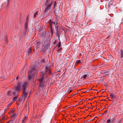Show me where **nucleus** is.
Wrapping results in <instances>:
<instances>
[{"instance_id":"6e6552de","label":"nucleus","mask_w":123,"mask_h":123,"mask_svg":"<svg viewBox=\"0 0 123 123\" xmlns=\"http://www.w3.org/2000/svg\"><path fill=\"white\" fill-rule=\"evenodd\" d=\"M28 119L26 115L24 116L22 121V123H25Z\"/></svg>"},{"instance_id":"412c9836","label":"nucleus","mask_w":123,"mask_h":123,"mask_svg":"<svg viewBox=\"0 0 123 123\" xmlns=\"http://www.w3.org/2000/svg\"><path fill=\"white\" fill-rule=\"evenodd\" d=\"M7 37L6 36L5 37V38L6 43L7 42Z\"/></svg>"},{"instance_id":"9b49d317","label":"nucleus","mask_w":123,"mask_h":123,"mask_svg":"<svg viewBox=\"0 0 123 123\" xmlns=\"http://www.w3.org/2000/svg\"><path fill=\"white\" fill-rule=\"evenodd\" d=\"M14 109H11L9 112V114H12V116L13 117H15V115L14 114Z\"/></svg>"},{"instance_id":"f03ea898","label":"nucleus","mask_w":123,"mask_h":123,"mask_svg":"<svg viewBox=\"0 0 123 123\" xmlns=\"http://www.w3.org/2000/svg\"><path fill=\"white\" fill-rule=\"evenodd\" d=\"M44 13L49 11L53 7V9L55 8L56 5V1L54 0H44Z\"/></svg>"},{"instance_id":"423d86ee","label":"nucleus","mask_w":123,"mask_h":123,"mask_svg":"<svg viewBox=\"0 0 123 123\" xmlns=\"http://www.w3.org/2000/svg\"><path fill=\"white\" fill-rule=\"evenodd\" d=\"M28 17H27L26 18V21L25 23V29L24 31L25 33H27L28 32V31L27 30L28 26L27 24L28 23Z\"/></svg>"},{"instance_id":"7ed1b4c3","label":"nucleus","mask_w":123,"mask_h":123,"mask_svg":"<svg viewBox=\"0 0 123 123\" xmlns=\"http://www.w3.org/2000/svg\"><path fill=\"white\" fill-rule=\"evenodd\" d=\"M49 80V78L46 76L44 73H42L38 80L40 83V87L43 88L45 87L47 84V82Z\"/></svg>"},{"instance_id":"9d476101","label":"nucleus","mask_w":123,"mask_h":123,"mask_svg":"<svg viewBox=\"0 0 123 123\" xmlns=\"http://www.w3.org/2000/svg\"><path fill=\"white\" fill-rule=\"evenodd\" d=\"M44 45L48 47H49L50 45V43L49 41H45L44 43Z\"/></svg>"},{"instance_id":"39448f33","label":"nucleus","mask_w":123,"mask_h":123,"mask_svg":"<svg viewBox=\"0 0 123 123\" xmlns=\"http://www.w3.org/2000/svg\"><path fill=\"white\" fill-rule=\"evenodd\" d=\"M48 23L49 24L51 32V35L52 36L53 34V30L52 28V25L53 24L54 26H56V25L57 23L55 24L54 22H53L51 20H50L48 22Z\"/></svg>"},{"instance_id":"aec40b11","label":"nucleus","mask_w":123,"mask_h":123,"mask_svg":"<svg viewBox=\"0 0 123 123\" xmlns=\"http://www.w3.org/2000/svg\"><path fill=\"white\" fill-rule=\"evenodd\" d=\"M44 61H45L44 60V59H43L42 60H41V62L42 64H43L44 62Z\"/></svg>"},{"instance_id":"f257e3e1","label":"nucleus","mask_w":123,"mask_h":123,"mask_svg":"<svg viewBox=\"0 0 123 123\" xmlns=\"http://www.w3.org/2000/svg\"><path fill=\"white\" fill-rule=\"evenodd\" d=\"M27 84L26 82H25L23 84L22 82L19 81L18 82L17 86L15 88L10 90L8 92L7 95L8 96L11 95L14 96L13 98V102L17 99L20 90H22L23 91L22 95L19 98V101H24L28 93V90L26 89Z\"/></svg>"},{"instance_id":"2eb2a0df","label":"nucleus","mask_w":123,"mask_h":123,"mask_svg":"<svg viewBox=\"0 0 123 123\" xmlns=\"http://www.w3.org/2000/svg\"><path fill=\"white\" fill-rule=\"evenodd\" d=\"M81 62V61L80 60H77L75 64V65H77L78 64H79Z\"/></svg>"},{"instance_id":"1a4fd4ad","label":"nucleus","mask_w":123,"mask_h":123,"mask_svg":"<svg viewBox=\"0 0 123 123\" xmlns=\"http://www.w3.org/2000/svg\"><path fill=\"white\" fill-rule=\"evenodd\" d=\"M40 45V43L39 42H36L35 44L34 47L36 49L39 48Z\"/></svg>"},{"instance_id":"393cba45","label":"nucleus","mask_w":123,"mask_h":123,"mask_svg":"<svg viewBox=\"0 0 123 123\" xmlns=\"http://www.w3.org/2000/svg\"><path fill=\"white\" fill-rule=\"evenodd\" d=\"M12 123V121H9L8 122H7L6 123Z\"/></svg>"},{"instance_id":"a878e982","label":"nucleus","mask_w":123,"mask_h":123,"mask_svg":"<svg viewBox=\"0 0 123 123\" xmlns=\"http://www.w3.org/2000/svg\"><path fill=\"white\" fill-rule=\"evenodd\" d=\"M2 119L3 120L5 119H6L5 117H4L2 118Z\"/></svg>"},{"instance_id":"0eeeda50","label":"nucleus","mask_w":123,"mask_h":123,"mask_svg":"<svg viewBox=\"0 0 123 123\" xmlns=\"http://www.w3.org/2000/svg\"><path fill=\"white\" fill-rule=\"evenodd\" d=\"M45 69L46 71V72L50 74H52L51 70L49 66H46L45 67Z\"/></svg>"},{"instance_id":"4be33fe9","label":"nucleus","mask_w":123,"mask_h":123,"mask_svg":"<svg viewBox=\"0 0 123 123\" xmlns=\"http://www.w3.org/2000/svg\"><path fill=\"white\" fill-rule=\"evenodd\" d=\"M13 102H11V103L8 104V107H9L13 103Z\"/></svg>"},{"instance_id":"5701e85b","label":"nucleus","mask_w":123,"mask_h":123,"mask_svg":"<svg viewBox=\"0 0 123 123\" xmlns=\"http://www.w3.org/2000/svg\"><path fill=\"white\" fill-rule=\"evenodd\" d=\"M61 42H60H60L59 43V45L58 46V48L60 47L61 46Z\"/></svg>"},{"instance_id":"dca6fc26","label":"nucleus","mask_w":123,"mask_h":123,"mask_svg":"<svg viewBox=\"0 0 123 123\" xmlns=\"http://www.w3.org/2000/svg\"><path fill=\"white\" fill-rule=\"evenodd\" d=\"M32 50V49L31 47L29 49V50L28 51V54H29L31 52Z\"/></svg>"},{"instance_id":"a211bd4d","label":"nucleus","mask_w":123,"mask_h":123,"mask_svg":"<svg viewBox=\"0 0 123 123\" xmlns=\"http://www.w3.org/2000/svg\"><path fill=\"white\" fill-rule=\"evenodd\" d=\"M38 12L37 11L34 13V18H36Z\"/></svg>"},{"instance_id":"6ab92c4d","label":"nucleus","mask_w":123,"mask_h":123,"mask_svg":"<svg viewBox=\"0 0 123 123\" xmlns=\"http://www.w3.org/2000/svg\"><path fill=\"white\" fill-rule=\"evenodd\" d=\"M121 58L123 57V50H121Z\"/></svg>"},{"instance_id":"f3484780","label":"nucleus","mask_w":123,"mask_h":123,"mask_svg":"<svg viewBox=\"0 0 123 123\" xmlns=\"http://www.w3.org/2000/svg\"><path fill=\"white\" fill-rule=\"evenodd\" d=\"M110 96L112 98H114L116 97L115 95L113 94H111Z\"/></svg>"},{"instance_id":"f8f14e48","label":"nucleus","mask_w":123,"mask_h":123,"mask_svg":"<svg viewBox=\"0 0 123 123\" xmlns=\"http://www.w3.org/2000/svg\"><path fill=\"white\" fill-rule=\"evenodd\" d=\"M44 45H43L42 46V51L43 52H45L46 51V50H47V49L49 47H47L46 46H45L44 47H44Z\"/></svg>"},{"instance_id":"ddd939ff","label":"nucleus","mask_w":123,"mask_h":123,"mask_svg":"<svg viewBox=\"0 0 123 123\" xmlns=\"http://www.w3.org/2000/svg\"><path fill=\"white\" fill-rule=\"evenodd\" d=\"M89 75L88 74H85L82 77V78L83 80H85L87 78H88Z\"/></svg>"},{"instance_id":"4468645a","label":"nucleus","mask_w":123,"mask_h":123,"mask_svg":"<svg viewBox=\"0 0 123 123\" xmlns=\"http://www.w3.org/2000/svg\"><path fill=\"white\" fill-rule=\"evenodd\" d=\"M114 120L113 119V120H111L109 119L107 120V123H111L112 122H113V121Z\"/></svg>"},{"instance_id":"bb28decb","label":"nucleus","mask_w":123,"mask_h":123,"mask_svg":"<svg viewBox=\"0 0 123 123\" xmlns=\"http://www.w3.org/2000/svg\"><path fill=\"white\" fill-rule=\"evenodd\" d=\"M9 0H8V3H7L8 4H9Z\"/></svg>"},{"instance_id":"b1692460","label":"nucleus","mask_w":123,"mask_h":123,"mask_svg":"<svg viewBox=\"0 0 123 123\" xmlns=\"http://www.w3.org/2000/svg\"><path fill=\"white\" fill-rule=\"evenodd\" d=\"M62 48H61L59 49H57V51H60L61 50H62Z\"/></svg>"},{"instance_id":"20e7f679","label":"nucleus","mask_w":123,"mask_h":123,"mask_svg":"<svg viewBox=\"0 0 123 123\" xmlns=\"http://www.w3.org/2000/svg\"><path fill=\"white\" fill-rule=\"evenodd\" d=\"M37 65L32 67L31 70L29 71L28 79L29 80H32L34 79V75L37 73L38 71L37 70Z\"/></svg>"},{"instance_id":"cd10ccee","label":"nucleus","mask_w":123,"mask_h":123,"mask_svg":"<svg viewBox=\"0 0 123 123\" xmlns=\"http://www.w3.org/2000/svg\"><path fill=\"white\" fill-rule=\"evenodd\" d=\"M18 76H17V78H16L17 80V79H18Z\"/></svg>"}]
</instances>
